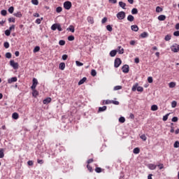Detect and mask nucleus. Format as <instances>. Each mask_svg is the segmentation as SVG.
I'll return each instance as SVG.
<instances>
[{
    "label": "nucleus",
    "instance_id": "nucleus-56",
    "mask_svg": "<svg viewBox=\"0 0 179 179\" xmlns=\"http://www.w3.org/2000/svg\"><path fill=\"white\" fill-rule=\"evenodd\" d=\"M148 83H153V78L148 77Z\"/></svg>",
    "mask_w": 179,
    "mask_h": 179
},
{
    "label": "nucleus",
    "instance_id": "nucleus-58",
    "mask_svg": "<svg viewBox=\"0 0 179 179\" xmlns=\"http://www.w3.org/2000/svg\"><path fill=\"white\" fill-rule=\"evenodd\" d=\"M59 45H65V41H64V40H60V41H59Z\"/></svg>",
    "mask_w": 179,
    "mask_h": 179
},
{
    "label": "nucleus",
    "instance_id": "nucleus-44",
    "mask_svg": "<svg viewBox=\"0 0 179 179\" xmlns=\"http://www.w3.org/2000/svg\"><path fill=\"white\" fill-rule=\"evenodd\" d=\"M141 139H142L143 141H146V139H148V138L146 137V135L145 134H142L141 136H140Z\"/></svg>",
    "mask_w": 179,
    "mask_h": 179
},
{
    "label": "nucleus",
    "instance_id": "nucleus-54",
    "mask_svg": "<svg viewBox=\"0 0 179 179\" xmlns=\"http://www.w3.org/2000/svg\"><path fill=\"white\" fill-rule=\"evenodd\" d=\"M173 148H179V141H176L173 144Z\"/></svg>",
    "mask_w": 179,
    "mask_h": 179
},
{
    "label": "nucleus",
    "instance_id": "nucleus-38",
    "mask_svg": "<svg viewBox=\"0 0 179 179\" xmlns=\"http://www.w3.org/2000/svg\"><path fill=\"white\" fill-rule=\"evenodd\" d=\"M95 171H96V173H101V171H103V169H101V168H100V167H96L95 169Z\"/></svg>",
    "mask_w": 179,
    "mask_h": 179
},
{
    "label": "nucleus",
    "instance_id": "nucleus-35",
    "mask_svg": "<svg viewBox=\"0 0 179 179\" xmlns=\"http://www.w3.org/2000/svg\"><path fill=\"white\" fill-rule=\"evenodd\" d=\"M87 170H89L90 173L93 172V168L90 165L87 164Z\"/></svg>",
    "mask_w": 179,
    "mask_h": 179
},
{
    "label": "nucleus",
    "instance_id": "nucleus-52",
    "mask_svg": "<svg viewBox=\"0 0 179 179\" xmlns=\"http://www.w3.org/2000/svg\"><path fill=\"white\" fill-rule=\"evenodd\" d=\"M76 64L77 66H83V63H82L79 61H76Z\"/></svg>",
    "mask_w": 179,
    "mask_h": 179
},
{
    "label": "nucleus",
    "instance_id": "nucleus-29",
    "mask_svg": "<svg viewBox=\"0 0 179 179\" xmlns=\"http://www.w3.org/2000/svg\"><path fill=\"white\" fill-rule=\"evenodd\" d=\"M32 85H34L35 86H37V85H38V81L36 78H33Z\"/></svg>",
    "mask_w": 179,
    "mask_h": 179
},
{
    "label": "nucleus",
    "instance_id": "nucleus-4",
    "mask_svg": "<svg viewBox=\"0 0 179 179\" xmlns=\"http://www.w3.org/2000/svg\"><path fill=\"white\" fill-rule=\"evenodd\" d=\"M171 51H173V52H178V51H179V45L177 44V43L173 45L171 47Z\"/></svg>",
    "mask_w": 179,
    "mask_h": 179
},
{
    "label": "nucleus",
    "instance_id": "nucleus-20",
    "mask_svg": "<svg viewBox=\"0 0 179 179\" xmlns=\"http://www.w3.org/2000/svg\"><path fill=\"white\" fill-rule=\"evenodd\" d=\"M107 110V106H104L103 107H99V113H101L103 111H106Z\"/></svg>",
    "mask_w": 179,
    "mask_h": 179
},
{
    "label": "nucleus",
    "instance_id": "nucleus-19",
    "mask_svg": "<svg viewBox=\"0 0 179 179\" xmlns=\"http://www.w3.org/2000/svg\"><path fill=\"white\" fill-rule=\"evenodd\" d=\"M119 6H120V8H122V9H125V7L127 6V4L122 1H120L119 2Z\"/></svg>",
    "mask_w": 179,
    "mask_h": 179
},
{
    "label": "nucleus",
    "instance_id": "nucleus-59",
    "mask_svg": "<svg viewBox=\"0 0 179 179\" xmlns=\"http://www.w3.org/2000/svg\"><path fill=\"white\" fill-rule=\"evenodd\" d=\"M107 22V17H104L102 20H101V24H104V23H106Z\"/></svg>",
    "mask_w": 179,
    "mask_h": 179
},
{
    "label": "nucleus",
    "instance_id": "nucleus-16",
    "mask_svg": "<svg viewBox=\"0 0 179 179\" xmlns=\"http://www.w3.org/2000/svg\"><path fill=\"white\" fill-rule=\"evenodd\" d=\"M67 30H69L71 33H75V27H73V25H70L69 27L67 28Z\"/></svg>",
    "mask_w": 179,
    "mask_h": 179
},
{
    "label": "nucleus",
    "instance_id": "nucleus-30",
    "mask_svg": "<svg viewBox=\"0 0 179 179\" xmlns=\"http://www.w3.org/2000/svg\"><path fill=\"white\" fill-rule=\"evenodd\" d=\"M171 107L172 108H176V107H177V101H173L171 102Z\"/></svg>",
    "mask_w": 179,
    "mask_h": 179
},
{
    "label": "nucleus",
    "instance_id": "nucleus-46",
    "mask_svg": "<svg viewBox=\"0 0 179 179\" xmlns=\"http://www.w3.org/2000/svg\"><path fill=\"white\" fill-rule=\"evenodd\" d=\"M6 58H8V59L12 58V54L10 52L6 53Z\"/></svg>",
    "mask_w": 179,
    "mask_h": 179
},
{
    "label": "nucleus",
    "instance_id": "nucleus-11",
    "mask_svg": "<svg viewBox=\"0 0 179 179\" xmlns=\"http://www.w3.org/2000/svg\"><path fill=\"white\" fill-rule=\"evenodd\" d=\"M156 167H157V165L153 164H150L148 165V169H150V170H156Z\"/></svg>",
    "mask_w": 179,
    "mask_h": 179
},
{
    "label": "nucleus",
    "instance_id": "nucleus-48",
    "mask_svg": "<svg viewBox=\"0 0 179 179\" xmlns=\"http://www.w3.org/2000/svg\"><path fill=\"white\" fill-rule=\"evenodd\" d=\"M170 40H171V36L166 35V36H165V41H170Z\"/></svg>",
    "mask_w": 179,
    "mask_h": 179
},
{
    "label": "nucleus",
    "instance_id": "nucleus-2",
    "mask_svg": "<svg viewBox=\"0 0 179 179\" xmlns=\"http://www.w3.org/2000/svg\"><path fill=\"white\" fill-rule=\"evenodd\" d=\"M117 17L119 19V20H123V19H125V12L120 11L117 14Z\"/></svg>",
    "mask_w": 179,
    "mask_h": 179
},
{
    "label": "nucleus",
    "instance_id": "nucleus-28",
    "mask_svg": "<svg viewBox=\"0 0 179 179\" xmlns=\"http://www.w3.org/2000/svg\"><path fill=\"white\" fill-rule=\"evenodd\" d=\"M156 12L157 13H160V12H163V8H162V7H160V6H157L156 8Z\"/></svg>",
    "mask_w": 179,
    "mask_h": 179
},
{
    "label": "nucleus",
    "instance_id": "nucleus-15",
    "mask_svg": "<svg viewBox=\"0 0 179 179\" xmlns=\"http://www.w3.org/2000/svg\"><path fill=\"white\" fill-rule=\"evenodd\" d=\"M148 36H149V34H148V32H143L142 34H141L140 36L141 37V38H146V37H148Z\"/></svg>",
    "mask_w": 179,
    "mask_h": 179
},
{
    "label": "nucleus",
    "instance_id": "nucleus-50",
    "mask_svg": "<svg viewBox=\"0 0 179 179\" xmlns=\"http://www.w3.org/2000/svg\"><path fill=\"white\" fill-rule=\"evenodd\" d=\"M68 40H69V41H73V40H75V36H69L68 37Z\"/></svg>",
    "mask_w": 179,
    "mask_h": 179
},
{
    "label": "nucleus",
    "instance_id": "nucleus-45",
    "mask_svg": "<svg viewBox=\"0 0 179 179\" xmlns=\"http://www.w3.org/2000/svg\"><path fill=\"white\" fill-rule=\"evenodd\" d=\"M14 16H15L16 17H22V13L18 12L17 13H15Z\"/></svg>",
    "mask_w": 179,
    "mask_h": 179
},
{
    "label": "nucleus",
    "instance_id": "nucleus-31",
    "mask_svg": "<svg viewBox=\"0 0 179 179\" xmlns=\"http://www.w3.org/2000/svg\"><path fill=\"white\" fill-rule=\"evenodd\" d=\"M132 15H138V9L137 8H133L131 10Z\"/></svg>",
    "mask_w": 179,
    "mask_h": 179
},
{
    "label": "nucleus",
    "instance_id": "nucleus-18",
    "mask_svg": "<svg viewBox=\"0 0 179 179\" xmlns=\"http://www.w3.org/2000/svg\"><path fill=\"white\" fill-rule=\"evenodd\" d=\"M158 20H160V21L166 20V15H159Z\"/></svg>",
    "mask_w": 179,
    "mask_h": 179
},
{
    "label": "nucleus",
    "instance_id": "nucleus-40",
    "mask_svg": "<svg viewBox=\"0 0 179 179\" xmlns=\"http://www.w3.org/2000/svg\"><path fill=\"white\" fill-rule=\"evenodd\" d=\"M13 10H15V8L13 6H10L9 8H8V12L9 13H13Z\"/></svg>",
    "mask_w": 179,
    "mask_h": 179
},
{
    "label": "nucleus",
    "instance_id": "nucleus-47",
    "mask_svg": "<svg viewBox=\"0 0 179 179\" xmlns=\"http://www.w3.org/2000/svg\"><path fill=\"white\" fill-rule=\"evenodd\" d=\"M121 89H122L121 85H117L114 87V90H121Z\"/></svg>",
    "mask_w": 179,
    "mask_h": 179
},
{
    "label": "nucleus",
    "instance_id": "nucleus-8",
    "mask_svg": "<svg viewBox=\"0 0 179 179\" xmlns=\"http://www.w3.org/2000/svg\"><path fill=\"white\" fill-rule=\"evenodd\" d=\"M87 20L90 24H94V18L92 16H88L87 17Z\"/></svg>",
    "mask_w": 179,
    "mask_h": 179
},
{
    "label": "nucleus",
    "instance_id": "nucleus-13",
    "mask_svg": "<svg viewBox=\"0 0 179 179\" xmlns=\"http://www.w3.org/2000/svg\"><path fill=\"white\" fill-rule=\"evenodd\" d=\"M127 20L129 22H134V20H135V17L132 15H129L127 17Z\"/></svg>",
    "mask_w": 179,
    "mask_h": 179
},
{
    "label": "nucleus",
    "instance_id": "nucleus-1",
    "mask_svg": "<svg viewBox=\"0 0 179 179\" xmlns=\"http://www.w3.org/2000/svg\"><path fill=\"white\" fill-rule=\"evenodd\" d=\"M57 29L59 31H62V28L61 27V24L58 23H55L51 26V30H53V31H55Z\"/></svg>",
    "mask_w": 179,
    "mask_h": 179
},
{
    "label": "nucleus",
    "instance_id": "nucleus-61",
    "mask_svg": "<svg viewBox=\"0 0 179 179\" xmlns=\"http://www.w3.org/2000/svg\"><path fill=\"white\" fill-rule=\"evenodd\" d=\"M3 45H4L5 48H9V43L8 42H5L3 43Z\"/></svg>",
    "mask_w": 179,
    "mask_h": 179
},
{
    "label": "nucleus",
    "instance_id": "nucleus-51",
    "mask_svg": "<svg viewBox=\"0 0 179 179\" xmlns=\"http://www.w3.org/2000/svg\"><path fill=\"white\" fill-rule=\"evenodd\" d=\"M157 167H159V170H162V169H164V165L163 164H159L157 165Z\"/></svg>",
    "mask_w": 179,
    "mask_h": 179
},
{
    "label": "nucleus",
    "instance_id": "nucleus-43",
    "mask_svg": "<svg viewBox=\"0 0 179 179\" xmlns=\"http://www.w3.org/2000/svg\"><path fill=\"white\" fill-rule=\"evenodd\" d=\"M106 29L108 30V31H111L113 30V27H111V25L108 24L106 26Z\"/></svg>",
    "mask_w": 179,
    "mask_h": 179
},
{
    "label": "nucleus",
    "instance_id": "nucleus-41",
    "mask_svg": "<svg viewBox=\"0 0 179 179\" xmlns=\"http://www.w3.org/2000/svg\"><path fill=\"white\" fill-rule=\"evenodd\" d=\"M8 22H9V23H15V22H16V20L13 17H10V18H8Z\"/></svg>",
    "mask_w": 179,
    "mask_h": 179
},
{
    "label": "nucleus",
    "instance_id": "nucleus-14",
    "mask_svg": "<svg viewBox=\"0 0 179 179\" xmlns=\"http://www.w3.org/2000/svg\"><path fill=\"white\" fill-rule=\"evenodd\" d=\"M131 29L133 31H138V30H139V27H138L137 25H131Z\"/></svg>",
    "mask_w": 179,
    "mask_h": 179
},
{
    "label": "nucleus",
    "instance_id": "nucleus-55",
    "mask_svg": "<svg viewBox=\"0 0 179 179\" xmlns=\"http://www.w3.org/2000/svg\"><path fill=\"white\" fill-rule=\"evenodd\" d=\"M5 34H6V36H10V30H9V29L6 30V31H5Z\"/></svg>",
    "mask_w": 179,
    "mask_h": 179
},
{
    "label": "nucleus",
    "instance_id": "nucleus-60",
    "mask_svg": "<svg viewBox=\"0 0 179 179\" xmlns=\"http://www.w3.org/2000/svg\"><path fill=\"white\" fill-rule=\"evenodd\" d=\"M169 114H166L165 115L164 117H163V121H166V120H169Z\"/></svg>",
    "mask_w": 179,
    "mask_h": 179
},
{
    "label": "nucleus",
    "instance_id": "nucleus-39",
    "mask_svg": "<svg viewBox=\"0 0 179 179\" xmlns=\"http://www.w3.org/2000/svg\"><path fill=\"white\" fill-rule=\"evenodd\" d=\"M62 10V7H61V6H59V7H57V8H56V12L57 13H61V11Z\"/></svg>",
    "mask_w": 179,
    "mask_h": 179
},
{
    "label": "nucleus",
    "instance_id": "nucleus-25",
    "mask_svg": "<svg viewBox=\"0 0 179 179\" xmlns=\"http://www.w3.org/2000/svg\"><path fill=\"white\" fill-rule=\"evenodd\" d=\"M110 57H115L117 55V50H112L110 52Z\"/></svg>",
    "mask_w": 179,
    "mask_h": 179
},
{
    "label": "nucleus",
    "instance_id": "nucleus-7",
    "mask_svg": "<svg viewBox=\"0 0 179 179\" xmlns=\"http://www.w3.org/2000/svg\"><path fill=\"white\" fill-rule=\"evenodd\" d=\"M122 71L124 73H128V72H129V66L127 64L124 65L122 67Z\"/></svg>",
    "mask_w": 179,
    "mask_h": 179
},
{
    "label": "nucleus",
    "instance_id": "nucleus-34",
    "mask_svg": "<svg viewBox=\"0 0 179 179\" xmlns=\"http://www.w3.org/2000/svg\"><path fill=\"white\" fill-rule=\"evenodd\" d=\"M136 89H138V83L133 85L131 90H132V92H136Z\"/></svg>",
    "mask_w": 179,
    "mask_h": 179
},
{
    "label": "nucleus",
    "instance_id": "nucleus-23",
    "mask_svg": "<svg viewBox=\"0 0 179 179\" xmlns=\"http://www.w3.org/2000/svg\"><path fill=\"white\" fill-rule=\"evenodd\" d=\"M59 68L62 71H64V69H65V63H64V62L60 63L59 66Z\"/></svg>",
    "mask_w": 179,
    "mask_h": 179
},
{
    "label": "nucleus",
    "instance_id": "nucleus-33",
    "mask_svg": "<svg viewBox=\"0 0 179 179\" xmlns=\"http://www.w3.org/2000/svg\"><path fill=\"white\" fill-rule=\"evenodd\" d=\"M119 122H121L122 124H124V122H125V117H120L119 118Z\"/></svg>",
    "mask_w": 179,
    "mask_h": 179
},
{
    "label": "nucleus",
    "instance_id": "nucleus-5",
    "mask_svg": "<svg viewBox=\"0 0 179 179\" xmlns=\"http://www.w3.org/2000/svg\"><path fill=\"white\" fill-rule=\"evenodd\" d=\"M10 66H13V69H18L19 68V64L15 62V60H10Z\"/></svg>",
    "mask_w": 179,
    "mask_h": 179
},
{
    "label": "nucleus",
    "instance_id": "nucleus-63",
    "mask_svg": "<svg viewBox=\"0 0 179 179\" xmlns=\"http://www.w3.org/2000/svg\"><path fill=\"white\" fill-rule=\"evenodd\" d=\"M8 30H10V31H12V30H15V24L11 25L9 27Z\"/></svg>",
    "mask_w": 179,
    "mask_h": 179
},
{
    "label": "nucleus",
    "instance_id": "nucleus-3",
    "mask_svg": "<svg viewBox=\"0 0 179 179\" xmlns=\"http://www.w3.org/2000/svg\"><path fill=\"white\" fill-rule=\"evenodd\" d=\"M64 8L66 9V10H69V9L72 8V3L71 1H65L64 3Z\"/></svg>",
    "mask_w": 179,
    "mask_h": 179
},
{
    "label": "nucleus",
    "instance_id": "nucleus-27",
    "mask_svg": "<svg viewBox=\"0 0 179 179\" xmlns=\"http://www.w3.org/2000/svg\"><path fill=\"white\" fill-rule=\"evenodd\" d=\"M32 96H34V97H37V96H38V92L36 90H34L32 92Z\"/></svg>",
    "mask_w": 179,
    "mask_h": 179
},
{
    "label": "nucleus",
    "instance_id": "nucleus-36",
    "mask_svg": "<svg viewBox=\"0 0 179 179\" xmlns=\"http://www.w3.org/2000/svg\"><path fill=\"white\" fill-rule=\"evenodd\" d=\"M103 104H111V100H103Z\"/></svg>",
    "mask_w": 179,
    "mask_h": 179
},
{
    "label": "nucleus",
    "instance_id": "nucleus-6",
    "mask_svg": "<svg viewBox=\"0 0 179 179\" xmlns=\"http://www.w3.org/2000/svg\"><path fill=\"white\" fill-rule=\"evenodd\" d=\"M122 63V61H121V59L116 58L115 59V64H114L115 68H118Z\"/></svg>",
    "mask_w": 179,
    "mask_h": 179
},
{
    "label": "nucleus",
    "instance_id": "nucleus-10",
    "mask_svg": "<svg viewBox=\"0 0 179 179\" xmlns=\"http://www.w3.org/2000/svg\"><path fill=\"white\" fill-rule=\"evenodd\" d=\"M52 100V99L51 98L48 97L43 101V104H49V103H51Z\"/></svg>",
    "mask_w": 179,
    "mask_h": 179
},
{
    "label": "nucleus",
    "instance_id": "nucleus-17",
    "mask_svg": "<svg viewBox=\"0 0 179 179\" xmlns=\"http://www.w3.org/2000/svg\"><path fill=\"white\" fill-rule=\"evenodd\" d=\"M140 152H141V149H139V148H136L133 150V152L134 153V155H139Z\"/></svg>",
    "mask_w": 179,
    "mask_h": 179
},
{
    "label": "nucleus",
    "instance_id": "nucleus-12",
    "mask_svg": "<svg viewBox=\"0 0 179 179\" xmlns=\"http://www.w3.org/2000/svg\"><path fill=\"white\" fill-rule=\"evenodd\" d=\"M87 80V78L86 77L83 78L79 82H78V86H80V85H83L85 82Z\"/></svg>",
    "mask_w": 179,
    "mask_h": 179
},
{
    "label": "nucleus",
    "instance_id": "nucleus-57",
    "mask_svg": "<svg viewBox=\"0 0 179 179\" xmlns=\"http://www.w3.org/2000/svg\"><path fill=\"white\" fill-rule=\"evenodd\" d=\"M33 5H38V0H31Z\"/></svg>",
    "mask_w": 179,
    "mask_h": 179
},
{
    "label": "nucleus",
    "instance_id": "nucleus-37",
    "mask_svg": "<svg viewBox=\"0 0 179 179\" xmlns=\"http://www.w3.org/2000/svg\"><path fill=\"white\" fill-rule=\"evenodd\" d=\"M8 12L6 11V10H2L1 11V15H2V16H6Z\"/></svg>",
    "mask_w": 179,
    "mask_h": 179
},
{
    "label": "nucleus",
    "instance_id": "nucleus-24",
    "mask_svg": "<svg viewBox=\"0 0 179 179\" xmlns=\"http://www.w3.org/2000/svg\"><path fill=\"white\" fill-rule=\"evenodd\" d=\"M117 51H118L119 54H123L124 53V48H122V47H121V46H118L117 47Z\"/></svg>",
    "mask_w": 179,
    "mask_h": 179
},
{
    "label": "nucleus",
    "instance_id": "nucleus-9",
    "mask_svg": "<svg viewBox=\"0 0 179 179\" xmlns=\"http://www.w3.org/2000/svg\"><path fill=\"white\" fill-rule=\"evenodd\" d=\"M13 82H17V77H13L11 78L8 79V83H13Z\"/></svg>",
    "mask_w": 179,
    "mask_h": 179
},
{
    "label": "nucleus",
    "instance_id": "nucleus-21",
    "mask_svg": "<svg viewBox=\"0 0 179 179\" xmlns=\"http://www.w3.org/2000/svg\"><path fill=\"white\" fill-rule=\"evenodd\" d=\"M151 110L152 111H157V110H159V107L157 106V105H152L151 106Z\"/></svg>",
    "mask_w": 179,
    "mask_h": 179
},
{
    "label": "nucleus",
    "instance_id": "nucleus-62",
    "mask_svg": "<svg viewBox=\"0 0 179 179\" xmlns=\"http://www.w3.org/2000/svg\"><path fill=\"white\" fill-rule=\"evenodd\" d=\"M137 92H143V87H137Z\"/></svg>",
    "mask_w": 179,
    "mask_h": 179
},
{
    "label": "nucleus",
    "instance_id": "nucleus-49",
    "mask_svg": "<svg viewBox=\"0 0 179 179\" xmlns=\"http://www.w3.org/2000/svg\"><path fill=\"white\" fill-rule=\"evenodd\" d=\"M91 75L92 76H96V75H97V72H96V70L94 69L92 70Z\"/></svg>",
    "mask_w": 179,
    "mask_h": 179
},
{
    "label": "nucleus",
    "instance_id": "nucleus-22",
    "mask_svg": "<svg viewBox=\"0 0 179 179\" xmlns=\"http://www.w3.org/2000/svg\"><path fill=\"white\" fill-rule=\"evenodd\" d=\"M13 120H17L19 118V114L17 113H14L12 115Z\"/></svg>",
    "mask_w": 179,
    "mask_h": 179
},
{
    "label": "nucleus",
    "instance_id": "nucleus-53",
    "mask_svg": "<svg viewBox=\"0 0 179 179\" xmlns=\"http://www.w3.org/2000/svg\"><path fill=\"white\" fill-rule=\"evenodd\" d=\"M38 51H40V47L39 46L35 47L34 49V52H38Z\"/></svg>",
    "mask_w": 179,
    "mask_h": 179
},
{
    "label": "nucleus",
    "instance_id": "nucleus-64",
    "mask_svg": "<svg viewBox=\"0 0 179 179\" xmlns=\"http://www.w3.org/2000/svg\"><path fill=\"white\" fill-rule=\"evenodd\" d=\"M173 36H175L176 37H178L179 36V31H176L173 33Z\"/></svg>",
    "mask_w": 179,
    "mask_h": 179
},
{
    "label": "nucleus",
    "instance_id": "nucleus-26",
    "mask_svg": "<svg viewBox=\"0 0 179 179\" xmlns=\"http://www.w3.org/2000/svg\"><path fill=\"white\" fill-rule=\"evenodd\" d=\"M43 17L41 18H37L35 21V23H36V24H41V21L43 20Z\"/></svg>",
    "mask_w": 179,
    "mask_h": 179
},
{
    "label": "nucleus",
    "instance_id": "nucleus-32",
    "mask_svg": "<svg viewBox=\"0 0 179 179\" xmlns=\"http://www.w3.org/2000/svg\"><path fill=\"white\" fill-rule=\"evenodd\" d=\"M169 86L171 87V89H173V87H176V83L171 82L169 84Z\"/></svg>",
    "mask_w": 179,
    "mask_h": 179
},
{
    "label": "nucleus",
    "instance_id": "nucleus-42",
    "mask_svg": "<svg viewBox=\"0 0 179 179\" xmlns=\"http://www.w3.org/2000/svg\"><path fill=\"white\" fill-rule=\"evenodd\" d=\"M111 104H115V106H119L120 101H111Z\"/></svg>",
    "mask_w": 179,
    "mask_h": 179
}]
</instances>
